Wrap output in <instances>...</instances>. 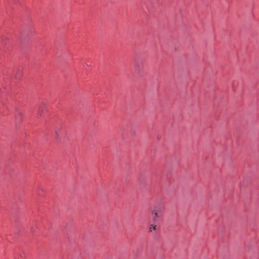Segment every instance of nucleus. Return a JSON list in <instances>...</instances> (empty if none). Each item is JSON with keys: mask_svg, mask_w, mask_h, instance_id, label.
I'll return each mask as SVG.
<instances>
[{"mask_svg": "<svg viewBox=\"0 0 259 259\" xmlns=\"http://www.w3.org/2000/svg\"><path fill=\"white\" fill-rule=\"evenodd\" d=\"M152 211L158 212L159 213H160L162 211V207L160 205H155L154 206L153 209Z\"/></svg>", "mask_w": 259, "mask_h": 259, "instance_id": "obj_1", "label": "nucleus"}, {"mask_svg": "<svg viewBox=\"0 0 259 259\" xmlns=\"http://www.w3.org/2000/svg\"><path fill=\"white\" fill-rule=\"evenodd\" d=\"M14 1L15 3H16L17 0H13Z\"/></svg>", "mask_w": 259, "mask_h": 259, "instance_id": "obj_8", "label": "nucleus"}, {"mask_svg": "<svg viewBox=\"0 0 259 259\" xmlns=\"http://www.w3.org/2000/svg\"><path fill=\"white\" fill-rule=\"evenodd\" d=\"M15 117H16V120H18V121H21L22 119V113L20 112H17L16 114L15 115Z\"/></svg>", "mask_w": 259, "mask_h": 259, "instance_id": "obj_4", "label": "nucleus"}, {"mask_svg": "<svg viewBox=\"0 0 259 259\" xmlns=\"http://www.w3.org/2000/svg\"><path fill=\"white\" fill-rule=\"evenodd\" d=\"M135 67L139 71L140 70V65L137 63V62H136L135 64Z\"/></svg>", "mask_w": 259, "mask_h": 259, "instance_id": "obj_6", "label": "nucleus"}, {"mask_svg": "<svg viewBox=\"0 0 259 259\" xmlns=\"http://www.w3.org/2000/svg\"><path fill=\"white\" fill-rule=\"evenodd\" d=\"M156 225L151 224L149 227V232L152 233L153 231H155L156 230Z\"/></svg>", "mask_w": 259, "mask_h": 259, "instance_id": "obj_3", "label": "nucleus"}, {"mask_svg": "<svg viewBox=\"0 0 259 259\" xmlns=\"http://www.w3.org/2000/svg\"><path fill=\"white\" fill-rule=\"evenodd\" d=\"M61 131H60V130L59 129H56L55 130V138L56 139H59V136H60V135L61 134Z\"/></svg>", "mask_w": 259, "mask_h": 259, "instance_id": "obj_5", "label": "nucleus"}, {"mask_svg": "<svg viewBox=\"0 0 259 259\" xmlns=\"http://www.w3.org/2000/svg\"><path fill=\"white\" fill-rule=\"evenodd\" d=\"M153 220L154 222L157 221V218L159 217V214L158 212L152 211Z\"/></svg>", "mask_w": 259, "mask_h": 259, "instance_id": "obj_2", "label": "nucleus"}, {"mask_svg": "<svg viewBox=\"0 0 259 259\" xmlns=\"http://www.w3.org/2000/svg\"><path fill=\"white\" fill-rule=\"evenodd\" d=\"M45 107V105L42 104L39 107L38 112H40L42 111L43 108Z\"/></svg>", "mask_w": 259, "mask_h": 259, "instance_id": "obj_7", "label": "nucleus"}]
</instances>
